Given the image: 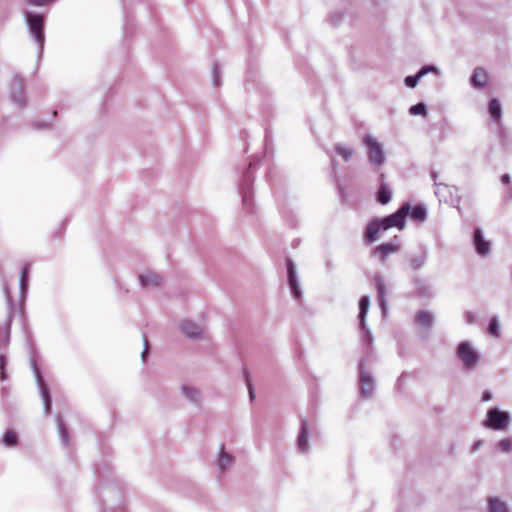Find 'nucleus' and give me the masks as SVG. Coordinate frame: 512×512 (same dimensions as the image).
Listing matches in <instances>:
<instances>
[{
  "mask_svg": "<svg viewBox=\"0 0 512 512\" xmlns=\"http://www.w3.org/2000/svg\"><path fill=\"white\" fill-rule=\"evenodd\" d=\"M498 447L503 452H509L512 449V441L510 439H503L498 443Z\"/></svg>",
  "mask_w": 512,
  "mask_h": 512,
  "instance_id": "nucleus-27",
  "label": "nucleus"
},
{
  "mask_svg": "<svg viewBox=\"0 0 512 512\" xmlns=\"http://www.w3.org/2000/svg\"><path fill=\"white\" fill-rule=\"evenodd\" d=\"M298 447L301 451L308 449V424L305 421L302 422L301 432L298 437Z\"/></svg>",
  "mask_w": 512,
  "mask_h": 512,
  "instance_id": "nucleus-15",
  "label": "nucleus"
},
{
  "mask_svg": "<svg viewBox=\"0 0 512 512\" xmlns=\"http://www.w3.org/2000/svg\"><path fill=\"white\" fill-rule=\"evenodd\" d=\"M457 356L466 369L474 368L479 360L478 353L471 347L468 342H461L458 345Z\"/></svg>",
  "mask_w": 512,
  "mask_h": 512,
  "instance_id": "nucleus-4",
  "label": "nucleus"
},
{
  "mask_svg": "<svg viewBox=\"0 0 512 512\" xmlns=\"http://www.w3.org/2000/svg\"><path fill=\"white\" fill-rule=\"evenodd\" d=\"M359 370L360 394L363 397H369L372 395L375 388L374 378L369 371L365 370L363 365H360Z\"/></svg>",
  "mask_w": 512,
  "mask_h": 512,
  "instance_id": "nucleus-6",
  "label": "nucleus"
},
{
  "mask_svg": "<svg viewBox=\"0 0 512 512\" xmlns=\"http://www.w3.org/2000/svg\"><path fill=\"white\" fill-rule=\"evenodd\" d=\"M232 463V457L225 453L224 448L222 447L220 450V458L219 465L221 468H226L228 465Z\"/></svg>",
  "mask_w": 512,
  "mask_h": 512,
  "instance_id": "nucleus-23",
  "label": "nucleus"
},
{
  "mask_svg": "<svg viewBox=\"0 0 512 512\" xmlns=\"http://www.w3.org/2000/svg\"><path fill=\"white\" fill-rule=\"evenodd\" d=\"M364 143L368 150L369 161L375 165H381L384 162V154L380 144L370 136L365 137Z\"/></svg>",
  "mask_w": 512,
  "mask_h": 512,
  "instance_id": "nucleus-5",
  "label": "nucleus"
},
{
  "mask_svg": "<svg viewBox=\"0 0 512 512\" xmlns=\"http://www.w3.org/2000/svg\"><path fill=\"white\" fill-rule=\"evenodd\" d=\"M369 304H370L369 298L366 296L362 297L359 301L358 318H359V322H360V327L362 329H365V315H366L367 309L369 307Z\"/></svg>",
  "mask_w": 512,
  "mask_h": 512,
  "instance_id": "nucleus-16",
  "label": "nucleus"
},
{
  "mask_svg": "<svg viewBox=\"0 0 512 512\" xmlns=\"http://www.w3.org/2000/svg\"><path fill=\"white\" fill-rule=\"evenodd\" d=\"M287 270H288V279H289V284H290L291 290H292L293 294L295 295V297L298 298L300 296V291L298 289L297 280H296V276H295V270H294V266H293V263L291 260H287Z\"/></svg>",
  "mask_w": 512,
  "mask_h": 512,
  "instance_id": "nucleus-13",
  "label": "nucleus"
},
{
  "mask_svg": "<svg viewBox=\"0 0 512 512\" xmlns=\"http://www.w3.org/2000/svg\"><path fill=\"white\" fill-rule=\"evenodd\" d=\"M330 21L332 24H337L338 21H339V17H336V15H332L331 18H330Z\"/></svg>",
  "mask_w": 512,
  "mask_h": 512,
  "instance_id": "nucleus-37",
  "label": "nucleus"
},
{
  "mask_svg": "<svg viewBox=\"0 0 512 512\" xmlns=\"http://www.w3.org/2000/svg\"><path fill=\"white\" fill-rule=\"evenodd\" d=\"M5 357L4 356H0V376H1V379L4 380L5 379Z\"/></svg>",
  "mask_w": 512,
  "mask_h": 512,
  "instance_id": "nucleus-30",
  "label": "nucleus"
},
{
  "mask_svg": "<svg viewBox=\"0 0 512 512\" xmlns=\"http://www.w3.org/2000/svg\"><path fill=\"white\" fill-rule=\"evenodd\" d=\"M399 250V245L394 243H384L379 246H377L373 252L372 255L375 257L379 262L383 263L387 260L388 256L397 252Z\"/></svg>",
  "mask_w": 512,
  "mask_h": 512,
  "instance_id": "nucleus-7",
  "label": "nucleus"
},
{
  "mask_svg": "<svg viewBox=\"0 0 512 512\" xmlns=\"http://www.w3.org/2000/svg\"><path fill=\"white\" fill-rule=\"evenodd\" d=\"M487 332L494 337L500 336V330H499V324H498L497 318L494 317L490 320Z\"/></svg>",
  "mask_w": 512,
  "mask_h": 512,
  "instance_id": "nucleus-22",
  "label": "nucleus"
},
{
  "mask_svg": "<svg viewBox=\"0 0 512 512\" xmlns=\"http://www.w3.org/2000/svg\"><path fill=\"white\" fill-rule=\"evenodd\" d=\"M411 219L417 222H423L426 219V209L423 205H416L411 208L409 214Z\"/></svg>",
  "mask_w": 512,
  "mask_h": 512,
  "instance_id": "nucleus-17",
  "label": "nucleus"
},
{
  "mask_svg": "<svg viewBox=\"0 0 512 512\" xmlns=\"http://www.w3.org/2000/svg\"><path fill=\"white\" fill-rule=\"evenodd\" d=\"M491 399V394L489 392H485L482 396L483 401H489Z\"/></svg>",
  "mask_w": 512,
  "mask_h": 512,
  "instance_id": "nucleus-36",
  "label": "nucleus"
},
{
  "mask_svg": "<svg viewBox=\"0 0 512 512\" xmlns=\"http://www.w3.org/2000/svg\"><path fill=\"white\" fill-rule=\"evenodd\" d=\"M27 274H28V268L27 267H24L22 269V272H21V281H22V284L25 283L26 281V277H27Z\"/></svg>",
  "mask_w": 512,
  "mask_h": 512,
  "instance_id": "nucleus-33",
  "label": "nucleus"
},
{
  "mask_svg": "<svg viewBox=\"0 0 512 512\" xmlns=\"http://www.w3.org/2000/svg\"><path fill=\"white\" fill-rule=\"evenodd\" d=\"M409 112L412 115H422V116H426L427 115L426 106L423 103H418L416 105H413L410 108Z\"/></svg>",
  "mask_w": 512,
  "mask_h": 512,
  "instance_id": "nucleus-24",
  "label": "nucleus"
},
{
  "mask_svg": "<svg viewBox=\"0 0 512 512\" xmlns=\"http://www.w3.org/2000/svg\"><path fill=\"white\" fill-rule=\"evenodd\" d=\"M409 211V203H404L395 213L382 219H373L367 225L365 239L368 242H373L378 239L381 231H386L391 228H397L399 230L404 229L405 219L408 216Z\"/></svg>",
  "mask_w": 512,
  "mask_h": 512,
  "instance_id": "nucleus-1",
  "label": "nucleus"
},
{
  "mask_svg": "<svg viewBox=\"0 0 512 512\" xmlns=\"http://www.w3.org/2000/svg\"><path fill=\"white\" fill-rule=\"evenodd\" d=\"M337 151L344 158V160H348L350 158L351 153L348 149L338 147Z\"/></svg>",
  "mask_w": 512,
  "mask_h": 512,
  "instance_id": "nucleus-31",
  "label": "nucleus"
},
{
  "mask_svg": "<svg viewBox=\"0 0 512 512\" xmlns=\"http://www.w3.org/2000/svg\"><path fill=\"white\" fill-rule=\"evenodd\" d=\"M488 74L483 68H476L471 78V82L475 87L482 88L486 85Z\"/></svg>",
  "mask_w": 512,
  "mask_h": 512,
  "instance_id": "nucleus-10",
  "label": "nucleus"
},
{
  "mask_svg": "<svg viewBox=\"0 0 512 512\" xmlns=\"http://www.w3.org/2000/svg\"><path fill=\"white\" fill-rule=\"evenodd\" d=\"M184 391L186 392L188 397H191L189 393L192 392V391L190 389L184 388Z\"/></svg>",
  "mask_w": 512,
  "mask_h": 512,
  "instance_id": "nucleus-38",
  "label": "nucleus"
},
{
  "mask_svg": "<svg viewBox=\"0 0 512 512\" xmlns=\"http://www.w3.org/2000/svg\"><path fill=\"white\" fill-rule=\"evenodd\" d=\"M3 443L9 447L15 446L18 443L17 434L12 430L5 432L3 436Z\"/></svg>",
  "mask_w": 512,
  "mask_h": 512,
  "instance_id": "nucleus-21",
  "label": "nucleus"
},
{
  "mask_svg": "<svg viewBox=\"0 0 512 512\" xmlns=\"http://www.w3.org/2000/svg\"><path fill=\"white\" fill-rule=\"evenodd\" d=\"M501 181H502L504 184H509V183H510V177H509V175L504 174V175L501 177Z\"/></svg>",
  "mask_w": 512,
  "mask_h": 512,
  "instance_id": "nucleus-35",
  "label": "nucleus"
},
{
  "mask_svg": "<svg viewBox=\"0 0 512 512\" xmlns=\"http://www.w3.org/2000/svg\"><path fill=\"white\" fill-rule=\"evenodd\" d=\"M378 294L381 299V302H383V295H384V285L383 284L378 285Z\"/></svg>",
  "mask_w": 512,
  "mask_h": 512,
  "instance_id": "nucleus-34",
  "label": "nucleus"
},
{
  "mask_svg": "<svg viewBox=\"0 0 512 512\" xmlns=\"http://www.w3.org/2000/svg\"><path fill=\"white\" fill-rule=\"evenodd\" d=\"M141 284L145 287H154L159 286L161 283V278L159 275L153 272H147L145 274H141L139 276Z\"/></svg>",
  "mask_w": 512,
  "mask_h": 512,
  "instance_id": "nucleus-11",
  "label": "nucleus"
},
{
  "mask_svg": "<svg viewBox=\"0 0 512 512\" xmlns=\"http://www.w3.org/2000/svg\"><path fill=\"white\" fill-rule=\"evenodd\" d=\"M509 424V415L506 412L492 408L487 412L485 426L493 430H504Z\"/></svg>",
  "mask_w": 512,
  "mask_h": 512,
  "instance_id": "nucleus-3",
  "label": "nucleus"
},
{
  "mask_svg": "<svg viewBox=\"0 0 512 512\" xmlns=\"http://www.w3.org/2000/svg\"><path fill=\"white\" fill-rule=\"evenodd\" d=\"M14 84H15L16 88L19 90V94H20L19 98H14V99H15V101L19 102L20 106H23L24 105V100H23V97H22V92H23L22 80L18 76H16L14 78ZM13 97H15V95H13Z\"/></svg>",
  "mask_w": 512,
  "mask_h": 512,
  "instance_id": "nucleus-25",
  "label": "nucleus"
},
{
  "mask_svg": "<svg viewBox=\"0 0 512 512\" xmlns=\"http://www.w3.org/2000/svg\"><path fill=\"white\" fill-rule=\"evenodd\" d=\"M53 1L54 0H28L27 2L30 5H34V6H45V5L50 4Z\"/></svg>",
  "mask_w": 512,
  "mask_h": 512,
  "instance_id": "nucleus-28",
  "label": "nucleus"
},
{
  "mask_svg": "<svg viewBox=\"0 0 512 512\" xmlns=\"http://www.w3.org/2000/svg\"><path fill=\"white\" fill-rule=\"evenodd\" d=\"M42 395H43V399H44L45 412H46V414H49L51 411V399H50L49 392L46 388H43Z\"/></svg>",
  "mask_w": 512,
  "mask_h": 512,
  "instance_id": "nucleus-26",
  "label": "nucleus"
},
{
  "mask_svg": "<svg viewBox=\"0 0 512 512\" xmlns=\"http://www.w3.org/2000/svg\"><path fill=\"white\" fill-rule=\"evenodd\" d=\"M182 332L189 337H199L202 334V329L190 321H184L181 324Z\"/></svg>",
  "mask_w": 512,
  "mask_h": 512,
  "instance_id": "nucleus-12",
  "label": "nucleus"
},
{
  "mask_svg": "<svg viewBox=\"0 0 512 512\" xmlns=\"http://www.w3.org/2000/svg\"><path fill=\"white\" fill-rule=\"evenodd\" d=\"M26 21L34 39L42 46L45 40L44 17L42 15L27 13Z\"/></svg>",
  "mask_w": 512,
  "mask_h": 512,
  "instance_id": "nucleus-2",
  "label": "nucleus"
},
{
  "mask_svg": "<svg viewBox=\"0 0 512 512\" xmlns=\"http://www.w3.org/2000/svg\"><path fill=\"white\" fill-rule=\"evenodd\" d=\"M488 109H489V113H490V116L492 117V119L495 122H498L501 118V113H502L501 105H500V102L498 101V99H496V98L491 99L489 102V105H488Z\"/></svg>",
  "mask_w": 512,
  "mask_h": 512,
  "instance_id": "nucleus-14",
  "label": "nucleus"
},
{
  "mask_svg": "<svg viewBox=\"0 0 512 512\" xmlns=\"http://www.w3.org/2000/svg\"><path fill=\"white\" fill-rule=\"evenodd\" d=\"M245 377H246V382H247L250 398L253 399L254 398V391H253V387H252L251 381H250L248 375H246Z\"/></svg>",
  "mask_w": 512,
  "mask_h": 512,
  "instance_id": "nucleus-32",
  "label": "nucleus"
},
{
  "mask_svg": "<svg viewBox=\"0 0 512 512\" xmlns=\"http://www.w3.org/2000/svg\"><path fill=\"white\" fill-rule=\"evenodd\" d=\"M489 510L490 512H507L505 503L497 498L489 499Z\"/></svg>",
  "mask_w": 512,
  "mask_h": 512,
  "instance_id": "nucleus-20",
  "label": "nucleus"
},
{
  "mask_svg": "<svg viewBox=\"0 0 512 512\" xmlns=\"http://www.w3.org/2000/svg\"><path fill=\"white\" fill-rule=\"evenodd\" d=\"M391 199V193L387 185L382 184L377 192V200L381 204H387Z\"/></svg>",
  "mask_w": 512,
  "mask_h": 512,
  "instance_id": "nucleus-19",
  "label": "nucleus"
},
{
  "mask_svg": "<svg viewBox=\"0 0 512 512\" xmlns=\"http://www.w3.org/2000/svg\"><path fill=\"white\" fill-rule=\"evenodd\" d=\"M58 429H59V432H60L62 438L64 439V441H66L67 429H66L64 423L61 420H59Z\"/></svg>",
  "mask_w": 512,
  "mask_h": 512,
  "instance_id": "nucleus-29",
  "label": "nucleus"
},
{
  "mask_svg": "<svg viewBox=\"0 0 512 512\" xmlns=\"http://www.w3.org/2000/svg\"><path fill=\"white\" fill-rule=\"evenodd\" d=\"M434 70L433 67H430V66H426V67H423L416 76H407L405 78V84L408 86V87H411V88H414L417 83H418V80L423 76L425 75L428 71H432Z\"/></svg>",
  "mask_w": 512,
  "mask_h": 512,
  "instance_id": "nucleus-18",
  "label": "nucleus"
},
{
  "mask_svg": "<svg viewBox=\"0 0 512 512\" xmlns=\"http://www.w3.org/2000/svg\"><path fill=\"white\" fill-rule=\"evenodd\" d=\"M474 245L478 254L485 256L490 252V242L485 240L480 229L474 231Z\"/></svg>",
  "mask_w": 512,
  "mask_h": 512,
  "instance_id": "nucleus-8",
  "label": "nucleus"
},
{
  "mask_svg": "<svg viewBox=\"0 0 512 512\" xmlns=\"http://www.w3.org/2000/svg\"><path fill=\"white\" fill-rule=\"evenodd\" d=\"M415 323L423 329H430L433 324V316L427 311H419L415 316Z\"/></svg>",
  "mask_w": 512,
  "mask_h": 512,
  "instance_id": "nucleus-9",
  "label": "nucleus"
}]
</instances>
